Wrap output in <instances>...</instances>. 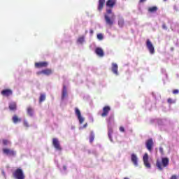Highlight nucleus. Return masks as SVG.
<instances>
[{
  "label": "nucleus",
  "mask_w": 179,
  "mask_h": 179,
  "mask_svg": "<svg viewBox=\"0 0 179 179\" xmlns=\"http://www.w3.org/2000/svg\"><path fill=\"white\" fill-rule=\"evenodd\" d=\"M157 6L150 7L148 8V12H150V13H153L155 12H157Z\"/></svg>",
  "instance_id": "21"
},
{
  "label": "nucleus",
  "mask_w": 179,
  "mask_h": 179,
  "mask_svg": "<svg viewBox=\"0 0 179 179\" xmlns=\"http://www.w3.org/2000/svg\"><path fill=\"white\" fill-rule=\"evenodd\" d=\"M164 2H166V1H167V0H164Z\"/></svg>",
  "instance_id": "44"
},
{
  "label": "nucleus",
  "mask_w": 179,
  "mask_h": 179,
  "mask_svg": "<svg viewBox=\"0 0 179 179\" xmlns=\"http://www.w3.org/2000/svg\"><path fill=\"white\" fill-rule=\"evenodd\" d=\"M111 71L113 73L118 76V64L117 63H112Z\"/></svg>",
  "instance_id": "14"
},
{
  "label": "nucleus",
  "mask_w": 179,
  "mask_h": 179,
  "mask_svg": "<svg viewBox=\"0 0 179 179\" xmlns=\"http://www.w3.org/2000/svg\"><path fill=\"white\" fill-rule=\"evenodd\" d=\"M115 5H117V0H108L106 3V14L104 15V19L106 24L110 27H113L114 24L115 15L113 13V9Z\"/></svg>",
  "instance_id": "1"
},
{
  "label": "nucleus",
  "mask_w": 179,
  "mask_h": 179,
  "mask_svg": "<svg viewBox=\"0 0 179 179\" xmlns=\"http://www.w3.org/2000/svg\"><path fill=\"white\" fill-rule=\"evenodd\" d=\"M48 66V62H41L35 63L36 68H47Z\"/></svg>",
  "instance_id": "12"
},
{
  "label": "nucleus",
  "mask_w": 179,
  "mask_h": 179,
  "mask_svg": "<svg viewBox=\"0 0 179 179\" xmlns=\"http://www.w3.org/2000/svg\"><path fill=\"white\" fill-rule=\"evenodd\" d=\"M159 152L161 155H164V150H163L162 147H159Z\"/></svg>",
  "instance_id": "31"
},
{
  "label": "nucleus",
  "mask_w": 179,
  "mask_h": 179,
  "mask_svg": "<svg viewBox=\"0 0 179 179\" xmlns=\"http://www.w3.org/2000/svg\"><path fill=\"white\" fill-rule=\"evenodd\" d=\"M52 74V70L51 69H43V75L46 76H50V75Z\"/></svg>",
  "instance_id": "19"
},
{
  "label": "nucleus",
  "mask_w": 179,
  "mask_h": 179,
  "mask_svg": "<svg viewBox=\"0 0 179 179\" xmlns=\"http://www.w3.org/2000/svg\"><path fill=\"white\" fill-rule=\"evenodd\" d=\"M124 179H128L127 178H124Z\"/></svg>",
  "instance_id": "43"
},
{
  "label": "nucleus",
  "mask_w": 179,
  "mask_h": 179,
  "mask_svg": "<svg viewBox=\"0 0 179 179\" xmlns=\"http://www.w3.org/2000/svg\"><path fill=\"white\" fill-rule=\"evenodd\" d=\"M43 101H45V95L44 94H41L39 98V103H43Z\"/></svg>",
  "instance_id": "24"
},
{
  "label": "nucleus",
  "mask_w": 179,
  "mask_h": 179,
  "mask_svg": "<svg viewBox=\"0 0 179 179\" xmlns=\"http://www.w3.org/2000/svg\"><path fill=\"white\" fill-rule=\"evenodd\" d=\"M86 127H87V123H86V124H85L83 125V128H86Z\"/></svg>",
  "instance_id": "40"
},
{
  "label": "nucleus",
  "mask_w": 179,
  "mask_h": 179,
  "mask_svg": "<svg viewBox=\"0 0 179 179\" xmlns=\"http://www.w3.org/2000/svg\"><path fill=\"white\" fill-rule=\"evenodd\" d=\"M120 132H125V128H124V127H120Z\"/></svg>",
  "instance_id": "34"
},
{
  "label": "nucleus",
  "mask_w": 179,
  "mask_h": 179,
  "mask_svg": "<svg viewBox=\"0 0 179 179\" xmlns=\"http://www.w3.org/2000/svg\"><path fill=\"white\" fill-rule=\"evenodd\" d=\"M170 179H177V176L173 175Z\"/></svg>",
  "instance_id": "38"
},
{
  "label": "nucleus",
  "mask_w": 179,
  "mask_h": 179,
  "mask_svg": "<svg viewBox=\"0 0 179 179\" xmlns=\"http://www.w3.org/2000/svg\"><path fill=\"white\" fill-rule=\"evenodd\" d=\"M90 33H91L92 34H93V30H91V31H90Z\"/></svg>",
  "instance_id": "42"
},
{
  "label": "nucleus",
  "mask_w": 179,
  "mask_h": 179,
  "mask_svg": "<svg viewBox=\"0 0 179 179\" xmlns=\"http://www.w3.org/2000/svg\"><path fill=\"white\" fill-rule=\"evenodd\" d=\"M13 176L15 179H24V173H23V170L20 169H17L13 173Z\"/></svg>",
  "instance_id": "3"
},
{
  "label": "nucleus",
  "mask_w": 179,
  "mask_h": 179,
  "mask_svg": "<svg viewBox=\"0 0 179 179\" xmlns=\"http://www.w3.org/2000/svg\"><path fill=\"white\" fill-rule=\"evenodd\" d=\"M124 19L123 18H120L118 20V26L120 27H124Z\"/></svg>",
  "instance_id": "22"
},
{
  "label": "nucleus",
  "mask_w": 179,
  "mask_h": 179,
  "mask_svg": "<svg viewBox=\"0 0 179 179\" xmlns=\"http://www.w3.org/2000/svg\"><path fill=\"white\" fill-rule=\"evenodd\" d=\"M13 122L14 124H17V122H20L22 121V119L19 118L17 115H14L12 118Z\"/></svg>",
  "instance_id": "20"
},
{
  "label": "nucleus",
  "mask_w": 179,
  "mask_h": 179,
  "mask_svg": "<svg viewBox=\"0 0 179 179\" xmlns=\"http://www.w3.org/2000/svg\"><path fill=\"white\" fill-rule=\"evenodd\" d=\"M64 170H66V166H63Z\"/></svg>",
  "instance_id": "41"
},
{
  "label": "nucleus",
  "mask_w": 179,
  "mask_h": 179,
  "mask_svg": "<svg viewBox=\"0 0 179 179\" xmlns=\"http://www.w3.org/2000/svg\"><path fill=\"white\" fill-rule=\"evenodd\" d=\"M24 126H25L27 128H29V122L27 121H24Z\"/></svg>",
  "instance_id": "33"
},
{
  "label": "nucleus",
  "mask_w": 179,
  "mask_h": 179,
  "mask_svg": "<svg viewBox=\"0 0 179 179\" xmlns=\"http://www.w3.org/2000/svg\"><path fill=\"white\" fill-rule=\"evenodd\" d=\"M111 120H114V116H110L108 118V122H110V121H111Z\"/></svg>",
  "instance_id": "37"
},
{
  "label": "nucleus",
  "mask_w": 179,
  "mask_h": 179,
  "mask_svg": "<svg viewBox=\"0 0 179 179\" xmlns=\"http://www.w3.org/2000/svg\"><path fill=\"white\" fill-rule=\"evenodd\" d=\"M36 75H43V70L41 71H38L36 73Z\"/></svg>",
  "instance_id": "35"
},
{
  "label": "nucleus",
  "mask_w": 179,
  "mask_h": 179,
  "mask_svg": "<svg viewBox=\"0 0 179 179\" xmlns=\"http://www.w3.org/2000/svg\"><path fill=\"white\" fill-rule=\"evenodd\" d=\"M167 102L169 103V104H173V103H176V101H173L171 98H169L167 99Z\"/></svg>",
  "instance_id": "30"
},
{
  "label": "nucleus",
  "mask_w": 179,
  "mask_h": 179,
  "mask_svg": "<svg viewBox=\"0 0 179 179\" xmlns=\"http://www.w3.org/2000/svg\"><path fill=\"white\" fill-rule=\"evenodd\" d=\"M111 135H113V128H108V136L110 141H113V137H111Z\"/></svg>",
  "instance_id": "23"
},
{
  "label": "nucleus",
  "mask_w": 179,
  "mask_h": 179,
  "mask_svg": "<svg viewBox=\"0 0 179 179\" xmlns=\"http://www.w3.org/2000/svg\"><path fill=\"white\" fill-rule=\"evenodd\" d=\"M97 38H98V40L101 41L104 38V36H103L102 34H97Z\"/></svg>",
  "instance_id": "28"
},
{
  "label": "nucleus",
  "mask_w": 179,
  "mask_h": 179,
  "mask_svg": "<svg viewBox=\"0 0 179 179\" xmlns=\"http://www.w3.org/2000/svg\"><path fill=\"white\" fill-rule=\"evenodd\" d=\"M9 143H10V142L9 141H8L7 139L3 140V145H4V146H6V145H9Z\"/></svg>",
  "instance_id": "29"
},
{
  "label": "nucleus",
  "mask_w": 179,
  "mask_h": 179,
  "mask_svg": "<svg viewBox=\"0 0 179 179\" xmlns=\"http://www.w3.org/2000/svg\"><path fill=\"white\" fill-rule=\"evenodd\" d=\"M77 41L78 43H80V44L83 43L85 42V37L84 36L79 37Z\"/></svg>",
  "instance_id": "26"
},
{
  "label": "nucleus",
  "mask_w": 179,
  "mask_h": 179,
  "mask_svg": "<svg viewBox=\"0 0 179 179\" xmlns=\"http://www.w3.org/2000/svg\"><path fill=\"white\" fill-rule=\"evenodd\" d=\"M3 155H6V156H16V151L9 149V148H3L2 150Z\"/></svg>",
  "instance_id": "4"
},
{
  "label": "nucleus",
  "mask_w": 179,
  "mask_h": 179,
  "mask_svg": "<svg viewBox=\"0 0 179 179\" xmlns=\"http://www.w3.org/2000/svg\"><path fill=\"white\" fill-rule=\"evenodd\" d=\"M1 94L3 97H9L10 96H12V94H13V91H12V90L10 89H5L1 92Z\"/></svg>",
  "instance_id": "7"
},
{
  "label": "nucleus",
  "mask_w": 179,
  "mask_h": 179,
  "mask_svg": "<svg viewBox=\"0 0 179 179\" xmlns=\"http://www.w3.org/2000/svg\"><path fill=\"white\" fill-rule=\"evenodd\" d=\"M111 111V108L108 106H106L103 108V113L101 114V117H107L108 113Z\"/></svg>",
  "instance_id": "11"
},
{
  "label": "nucleus",
  "mask_w": 179,
  "mask_h": 179,
  "mask_svg": "<svg viewBox=\"0 0 179 179\" xmlns=\"http://www.w3.org/2000/svg\"><path fill=\"white\" fill-rule=\"evenodd\" d=\"M131 160L134 166H138V157L136 154H131Z\"/></svg>",
  "instance_id": "16"
},
{
  "label": "nucleus",
  "mask_w": 179,
  "mask_h": 179,
  "mask_svg": "<svg viewBox=\"0 0 179 179\" xmlns=\"http://www.w3.org/2000/svg\"><path fill=\"white\" fill-rule=\"evenodd\" d=\"M170 160L167 157L162 158V162L159 160L157 161L156 166L158 170H163V167H167L169 166Z\"/></svg>",
  "instance_id": "2"
},
{
  "label": "nucleus",
  "mask_w": 179,
  "mask_h": 179,
  "mask_svg": "<svg viewBox=\"0 0 179 179\" xmlns=\"http://www.w3.org/2000/svg\"><path fill=\"white\" fill-rule=\"evenodd\" d=\"M179 90H173V94H178Z\"/></svg>",
  "instance_id": "32"
},
{
  "label": "nucleus",
  "mask_w": 179,
  "mask_h": 179,
  "mask_svg": "<svg viewBox=\"0 0 179 179\" xmlns=\"http://www.w3.org/2000/svg\"><path fill=\"white\" fill-rule=\"evenodd\" d=\"M145 146L148 152H152V150L153 149V139L150 138L147 140L145 142Z\"/></svg>",
  "instance_id": "8"
},
{
  "label": "nucleus",
  "mask_w": 179,
  "mask_h": 179,
  "mask_svg": "<svg viewBox=\"0 0 179 179\" xmlns=\"http://www.w3.org/2000/svg\"><path fill=\"white\" fill-rule=\"evenodd\" d=\"M104 5H106V0H99L97 7V10H99V12H101V10H103Z\"/></svg>",
  "instance_id": "13"
},
{
  "label": "nucleus",
  "mask_w": 179,
  "mask_h": 179,
  "mask_svg": "<svg viewBox=\"0 0 179 179\" xmlns=\"http://www.w3.org/2000/svg\"><path fill=\"white\" fill-rule=\"evenodd\" d=\"M146 47L150 54H155V46H153V43H152L150 39L146 41Z\"/></svg>",
  "instance_id": "5"
},
{
  "label": "nucleus",
  "mask_w": 179,
  "mask_h": 179,
  "mask_svg": "<svg viewBox=\"0 0 179 179\" xmlns=\"http://www.w3.org/2000/svg\"><path fill=\"white\" fill-rule=\"evenodd\" d=\"M162 29H164V30H167V26L166 25V24H162Z\"/></svg>",
  "instance_id": "36"
},
{
  "label": "nucleus",
  "mask_w": 179,
  "mask_h": 179,
  "mask_svg": "<svg viewBox=\"0 0 179 179\" xmlns=\"http://www.w3.org/2000/svg\"><path fill=\"white\" fill-rule=\"evenodd\" d=\"M8 108L10 110V111H16L17 108V106L16 104V102H11L8 105Z\"/></svg>",
  "instance_id": "17"
},
{
  "label": "nucleus",
  "mask_w": 179,
  "mask_h": 179,
  "mask_svg": "<svg viewBox=\"0 0 179 179\" xmlns=\"http://www.w3.org/2000/svg\"><path fill=\"white\" fill-rule=\"evenodd\" d=\"M52 145L56 150H62V148H61V145L59 144V141H58V138H53L52 139Z\"/></svg>",
  "instance_id": "9"
},
{
  "label": "nucleus",
  "mask_w": 179,
  "mask_h": 179,
  "mask_svg": "<svg viewBox=\"0 0 179 179\" xmlns=\"http://www.w3.org/2000/svg\"><path fill=\"white\" fill-rule=\"evenodd\" d=\"M65 97H68V90H66V86L63 85V90L62 92V100H64Z\"/></svg>",
  "instance_id": "15"
},
{
  "label": "nucleus",
  "mask_w": 179,
  "mask_h": 179,
  "mask_svg": "<svg viewBox=\"0 0 179 179\" xmlns=\"http://www.w3.org/2000/svg\"><path fill=\"white\" fill-rule=\"evenodd\" d=\"M93 141H94V134L92 133L90 137V143H93Z\"/></svg>",
  "instance_id": "27"
},
{
  "label": "nucleus",
  "mask_w": 179,
  "mask_h": 179,
  "mask_svg": "<svg viewBox=\"0 0 179 179\" xmlns=\"http://www.w3.org/2000/svg\"><path fill=\"white\" fill-rule=\"evenodd\" d=\"M146 0H140V3H143Z\"/></svg>",
  "instance_id": "39"
},
{
  "label": "nucleus",
  "mask_w": 179,
  "mask_h": 179,
  "mask_svg": "<svg viewBox=\"0 0 179 179\" xmlns=\"http://www.w3.org/2000/svg\"><path fill=\"white\" fill-rule=\"evenodd\" d=\"M75 113H76V115H77V117L78 118V121H79L80 124H83V122L85 121V119L83 117H82V115L80 113V110H79V108H75Z\"/></svg>",
  "instance_id": "10"
},
{
  "label": "nucleus",
  "mask_w": 179,
  "mask_h": 179,
  "mask_svg": "<svg viewBox=\"0 0 179 179\" xmlns=\"http://www.w3.org/2000/svg\"><path fill=\"white\" fill-rule=\"evenodd\" d=\"M95 52L96 55H99V57H104V52L103 51V49H101V48H96L95 50Z\"/></svg>",
  "instance_id": "18"
},
{
  "label": "nucleus",
  "mask_w": 179,
  "mask_h": 179,
  "mask_svg": "<svg viewBox=\"0 0 179 179\" xmlns=\"http://www.w3.org/2000/svg\"><path fill=\"white\" fill-rule=\"evenodd\" d=\"M27 114H29V115L31 117H33V108H31V107L27 108Z\"/></svg>",
  "instance_id": "25"
},
{
  "label": "nucleus",
  "mask_w": 179,
  "mask_h": 179,
  "mask_svg": "<svg viewBox=\"0 0 179 179\" xmlns=\"http://www.w3.org/2000/svg\"><path fill=\"white\" fill-rule=\"evenodd\" d=\"M143 162L144 163V166L147 169H150V163H149V155L145 152L143 157Z\"/></svg>",
  "instance_id": "6"
}]
</instances>
